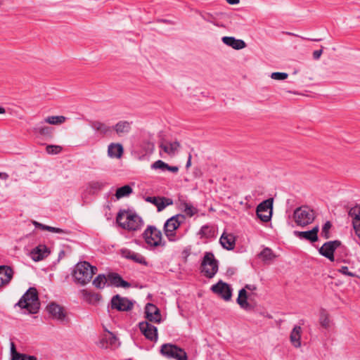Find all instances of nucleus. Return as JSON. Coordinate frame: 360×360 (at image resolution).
Returning a JSON list of instances; mask_svg holds the SVG:
<instances>
[{"label": "nucleus", "mask_w": 360, "mask_h": 360, "mask_svg": "<svg viewBox=\"0 0 360 360\" xmlns=\"http://www.w3.org/2000/svg\"><path fill=\"white\" fill-rule=\"evenodd\" d=\"M167 164L162 160H157L154 163L152 164L151 168L153 169H161L165 170L167 169Z\"/></svg>", "instance_id": "obj_44"}, {"label": "nucleus", "mask_w": 360, "mask_h": 360, "mask_svg": "<svg viewBox=\"0 0 360 360\" xmlns=\"http://www.w3.org/2000/svg\"><path fill=\"white\" fill-rule=\"evenodd\" d=\"M319 226H314L311 230L307 231H294L295 236L300 239H305L311 242H316L318 240L317 233L319 232Z\"/></svg>", "instance_id": "obj_20"}, {"label": "nucleus", "mask_w": 360, "mask_h": 360, "mask_svg": "<svg viewBox=\"0 0 360 360\" xmlns=\"http://www.w3.org/2000/svg\"><path fill=\"white\" fill-rule=\"evenodd\" d=\"M353 227H354V229L355 231L356 234L357 235V236L360 239V226H357L356 225H354Z\"/></svg>", "instance_id": "obj_54"}, {"label": "nucleus", "mask_w": 360, "mask_h": 360, "mask_svg": "<svg viewBox=\"0 0 360 360\" xmlns=\"http://www.w3.org/2000/svg\"><path fill=\"white\" fill-rule=\"evenodd\" d=\"M295 223L300 226H304L311 224L314 218V212L307 206H302L294 211Z\"/></svg>", "instance_id": "obj_8"}, {"label": "nucleus", "mask_w": 360, "mask_h": 360, "mask_svg": "<svg viewBox=\"0 0 360 360\" xmlns=\"http://www.w3.org/2000/svg\"><path fill=\"white\" fill-rule=\"evenodd\" d=\"M62 151V147L56 145H48L46 147V152L49 155H57Z\"/></svg>", "instance_id": "obj_43"}, {"label": "nucleus", "mask_w": 360, "mask_h": 360, "mask_svg": "<svg viewBox=\"0 0 360 360\" xmlns=\"http://www.w3.org/2000/svg\"><path fill=\"white\" fill-rule=\"evenodd\" d=\"M133 189L129 185H125L120 188H118L115 193V197L117 200L129 196L132 193Z\"/></svg>", "instance_id": "obj_35"}, {"label": "nucleus", "mask_w": 360, "mask_h": 360, "mask_svg": "<svg viewBox=\"0 0 360 360\" xmlns=\"http://www.w3.org/2000/svg\"><path fill=\"white\" fill-rule=\"evenodd\" d=\"M288 75L285 72H273L271 75V78L276 80H284L288 78Z\"/></svg>", "instance_id": "obj_45"}, {"label": "nucleus", "mask_w": 360, "mask_h": 360, "mask_svg": "<svg viewBox=\"0 0 360 360\" xmlns=\"http://www.w3.org/2000/svg\"><path fill=\"white\" fill-rule=\"evenodd\" d=\"M179 146V143L177 141L170 142L162 140L159 143L160 155L162 156V153L163 152L169 156H174L177 153Z\"/></svg>", "instance_id": "obj_15"}, {"label": "nucleus", "mask_w": 360, "mask_h": 360, "mask_svg": "<svg viewBox=\"0 0 360 360\" xmlns=\"http://www.w3.org/2000/svg\"><path fill=\"white\" fill-rule=\"evenodd\" d=\"M96 271V266H91L87 262H82L75 266L73 277L77 283L84 285L91 281Z\"/></svg>", "instance_id": "obj_4"}, {"label": "nucleus", "mask_w": 360, "mask_h": 360, "mask_svg": "<svg viewBox=\"0 0 360 360\" xmlns=\"http://www.w3.org/2000/svg\"><path fill=\"white\" fill-rule=\"evenodd\" d=\"M139 328L147 339L151 341H157L158 329L155 326L146 321L139 323Z\"/></svg>", "instance_id": "obj_14"}, {"label": "nucleus", "mask_w": 360, "mask_h": 360, "mask_svg": "<svg viewBox=\"0 0 360 360\" xmlns=\"http://www.w3.org/2000/svg\"><path fill=\"white\" fill-rule=\"evenodd\" d=\"M104 186L105 183L102 181H91L89 184V192L94 193L98 191H101Z\"/></svg>", "instance_id": "obj_40"}, {"label": "nucleus", "mask_w": 360, "mask_h": 360, "mask_svg": "<svg viewBox=\"0 0 360 360\" xmlns=\"http://www.w3.org/2000/svg\"><path fill=\"white\" fill-rule=\"evenodd\" d=\"M219 242L221 246L228 250H233L235 247V237L231 233H224L219 239Z\"/></svg>", "instance_id": "obj_26"}, {"label": "nucleus", "mask_w": 360, "mask_h": 360, "mask_svg": "<svg viewBox=\"0 0 360 360\" xmlns=\"http://www.w3.org/2000/svg\"><path fill=\"white\" fill-rule=\"evenodd\" d=\"M273 199H267L262 201L257 207L256 213L258 218L267 222L271 220L272 215Z\"/></svg>", "instance_id": "obj_9"}, {"label": "nucleus", "mask_w": 360, "mask_h": 360, "mask_svg": "<svg viewBox=\"0 0 360 360\" xmlns=\"http://www.w3.org/2000/svg\"><path fill=\"white\" fill-rule=\"evenodd\" d=\"M34 131L43 136H51L52 134V129L48 126L43 125L42 124H39L37 125L34 129Z\"/></svg>", "instance_id": "obj_38"}, {"label": "nucleus", "mask_w": 360, "mask_h": 360, "mask_svg": "<svg viewBox=\"0 0 360 360\" xmlns=\"http://www.w3.org/2000/svg\"><path fill=\"white\" fill-rule=\"evenodd\" d=\"M212 291L220 296L225 301H229L232 296V288L231 287L223 282L222 281H219L215 285H213L211 287Z\"/></svg>", "instance_id": "obj_11"}, {"label": "nucleus", "mask_w": 360, "mask_h": 360, "mask_svg": "<svg viewBox=\"0 0 360 360\" xmlns=\"http://www.w3.org/2000/svg\"><path fill=\"white\" fill-rule=\"evenodd\" d=\"M331 227V224L330 221H326L323 228H322V233L327 238L328 237V231L329 229H330Z\"/></svg>", "instance_id": "obj_48"}, {"label": "nucleus", "mask_w": 360, "mask_h": 360, "mask_svg": "<svg viewBox=\"0 0 360 360\" xmlns=\"http://www.w3.org/2000/svg\"><path fill=\"white\" fill-rule=\"evenodd\" d=\"M84 299L91 304H95L100 302L102 297L100 294L96 292H91L86 290H83Z\"/></svg>", "instance_id": "obj_32"}, {"label": "nucleus", "mask_w": 360, "mask_h": 360, "mask_svg": "<svg viewBox=\"0 0 360 360\" xmlns=\"http://www.w3.org/2000/svg\"><path fill=\"white\" fill-rule=\"evenodd\" d=\"M12 360H37L34 356H30L25 354H15V356Z\"/></svg>", "instance_id": "obj_46"}, {"label": "nucleus", "mask_w": 360, "mask_h": 360, "mask_svg": "<svg viewBox=\"0 0 360 360\" xmlns=\"http://www.w3.org/2000/svg\"><path fill=\"white\" fill-rule=\"evenodd\" d=\"M11 353L12 359L15 356V354H20V353L16 352L15 346L13 342H11Z\"/></svg>", "instance_id": "obj_49"}, {"label": "nucleus", "mask_w": 360, "mask_h": 360, "mask_svg": "<svg viewBox=\"0 0 360 360\" xmlns=\"http://www.w3.org/2000/svg\"><path fill=\"white\" fill-rule=\"evenodd\" d=\"M339 272L341 274L350 276V277H355L356 274L352 271H349V268L346 266H341V268L338 270Z\"/></svg>", "instance_id": "obj_47"}, {"label": "nucleus", "mask_w": 360, "mask_h": 360, "mask_svg": "<svg viewBox=\"0 0 360 360\" xmlns=\"http://www.w3.org/2000/svg\"><path fill=\"white\" fill-rule=\"evenodd\" d=\"M14 307L25 309V314H37L40 307V302L36 288H30Z\"/></svg>", "instance_id": "obj_2"}, {"label": "nucleus", "mask_w": 360, "mask_h": 360, "mask_svg": "<svg viewBox=\"0 0 360 360\" xmlns=\"http://www.w3.org/2000/svg\"><path fill=\"white\" fill-rule=\"evenodd\" d=\"M111 308L122 311H127L132 309L133 302L126 297L116 295L111 300Z\"/></svg>", "instance_id": "obj_12"}, {"label": "nucleus", "mask_w": 360, "mask_h": 360, "mask_svg": "<svg viewBox=\"0 0 360 360\" xmlns=\"http://www.w3.org/2000/svg\"><path fill=\"white\" fill-rule=\"evenodd\" d=\"M8 174L5 172H0V179L2 180H7L8 179Z\"/></svg>", "instance_id": "obj_53"}, {"label": "nucleus", "mask_w": 360, "mask_h": 360, "mask_svg": "<svg viewBox=\"0 0 360 360\" xmlns=\"http://www.w3.org/2000/svg\"><path fill=\"white\" fill-rule=\"evenodd\" d=\"M248 293L246 289L242 288L239 290L238 297L237 298V303L243 309H248L250 308V304L248 302Z\"/></svg>", "instance_id": "obj_31"}, {"label": "nucleus", "mask_w": 360, "mask_h": 360, "mask_svg": "<svg viewBox=\"0 0 360 360\" xmlns=\"http://www.w3.org/2000/svg\"><path fill=\"white\" fill-rule=\"evenodd\" d=\"M301 332L302 328L300 326H295L290 333V342L295 347H300L301 346Z\"/></svg>", "instance_id": "obj_29"}, {"label": "nucleus", "mask_w": 360, "mask_h": 360, "mask_svg": "<svg viewBox=\"0 0 360 360\" xmlns=\"http://www.w3.org/2000/svg\"><path fill=\"white\" fill-rule=\"evenodd\" d=\"M50 254L49 248L45 245H39L35 247L30 252L32 259L35 262H39L47 257Z\"/></svg>", "instance_id": "obj_19"}, {"label": "nucleus", "mask_w": 360, "mask_h": 360, "mask_svg": "<svg viewBox=\"0 0 360 360\" xmlns=\"http://www.w3.org/2000/svg\"><path fill=\"white\" fill-rule=\"evenodd\" d=\"M218 271V262L214 254L206 252L201 263V272L207 278H212Z\"/></svg>", "instance_id": "obj_5"}, {"label": "nucleus", "mask_w": 360, "mask_h": 360, "mask_svg": "<svg viewBox=\"0 0 360 360\" xmlns=\"http://www.w3.org/2000/svg\"><path fill=\"white\" fill-rule=\"evenodd\" d=\"M227 3L231 5L238 4L240 2V0H226Z\"/></svg>", "instance_id": "obj_55"}, {"label": "nucleus", "mask_w": 360, "mask_h": 360, "mask_svg": "<svg viewBox=\"0 0 360 360\" xmlns=\"http://www.w3.org/2000/svg\"><path fill=\"white\" fill-rule=\"evenodd\" d=\"M120 344L117 336L110 331L105 332L97 343L98 346L102 349H115L119 347Z\"/></svg>", "instance_id": "obj_10"}, {"label": "nucleus", "mask_w": 360, "mask_h": 360, "mask_svg": "<svg viewBox=\"0 0 360 360\" xmlns=\"http://www.w3.org/2000/svg\"><path fill=\"white\" fill-rule=\"evenodd\" d=\"M145 242L153 248L164 246L165 243L162 241V232L154 226H148L143 233Z\"/></svg>", "instance_id": "obj_6"}, {"label": "nucleus", "mask_w": 360, "mask_h": 360, "mask_svg": "<svg viewBox=\"0 0 360 360\" xmlns=\"http://www.w3.org/2000/svg\"><path fill=\"white\" fill-rule=\"evenodd\" d=\"M191 155H189L186 165V167L188 168L191 167Z\"/></svg>", "instance_id": "obj_56"}, {"label": "nucleus", "mask_w": 360, "mask_h": 360, "mask_svg": "<svg viewBox=\"0 0 360 360\" xmlns=\"http://www.w3.org/2000/svg\"><path fill=\"white\" fill-rule=\"evenodd\" d=\"M259 257L264 260V261H270L274 257V255L271 251V249L266 248H264L259 254Z\"/></svg>", "instance_id": "obj_42"}, {"label": "nucleus", "mask_w": 360, "mask_h": 360, "mask_svg": "<svg viewBox=\"0 0 360 360\" xmlns=\"http://www.w3.org/2000/svg\"><path fill=\"white\" fill-rule=\"evenodd\" d=\"M359 246H360V243H359Z\"/></svg>", "instance_id": "obj_60"}, {"label": "nucleus", "mask_w": 360, "mask_h": 360, "mask_svg": "<svg viewBox=\"0 0 360 360\" xmlns=\"http://www.w3.org/2000/svg\"><path fill=\"white\" fill-rule=\"evenodd\" d=\"M117 223L122 229L129 231H136L141 228L143 224L140 216L131 211L121 210L118 212Z\"/></svg>", "instance_id": "obj_3"}, {"label": "nucleus", "mask_w": 360, "mask_h": 360, "mask_svg": "<svg viewBox=\"0 0 360 360\" xmlns=\"http://www.w3.org/2000/svg\"><path fill=\"white\" fill-rule=\"evenodd\" d=\"M199 234L202 237L210 238L213 236L214 231L212 230V228L209 225H204L201 227L200 230L199 231Z\"/></svg>", "instance_id": "obj_41"}, {"label": "nucleus", "mask_w": 360, "mask_h": 360, "mask_svg": "<svg viewBox=\"0 0 360 360\" xmlns=\"http://www.w3.org/2000/svg\"><path fill=\"white\" fill-rule=\"evenodd\" d=\"M89 124L98 135L101 136H107L112 131L111 127L98 120H91Z\"/></svg>", "instance_id": "obj_17"}, {"label": "nucleus", "mask_w": 360, "mask_h": 360, "mask_svg": "<svg viewBox=\"0 0 360 360\" xmlns=\"http://www.w3.org/2000/svg\"><path fill=\"white\" fill-rule=\"evenodd\" d=\"M339 240H333L325 243L319 249V253L328 258L330 261H334V252L340 245Z\"/></svg>", "instance_id": "obj_13"}, {"label": "nucleus", "mask_w": 360, "mask_h": 360, "mask_svg": "<svg viewBox=\"0 0 360 360\" xmlns=\"http://www.w3.org/2000/svg\"><path fill=\"white\" fill-rule=\"evenodd\" d=\"M289 34L297 36L296 34H295L293 33H289Z\"/></svg>", "instance_id": "obj_58"}, {"label": "nucleus", "mask_w": 360, "mask_h": 360, "mask_svg": "<svg viewBox=\"0 0 360 360\" xmlns=\"http://www.w3.org/2000/svg\"><path fill=\"white\" fill-rule=\"evenodd\" d=\"M67 120V117L63 115L49 116L44 119V122L52 125H60Z\"/></svg>", "instance_id": "obj_36"}, {"label": "nucleus", "mask_w": 360, "mask_h": 360, "mask_svg": "<svg viewBox=\"0 0 360 360\" xmlns=\"http://www.w3.org/2000/svg\"><path fill=\"white\" fill-rule=\"evenodd\" d=\"M122 255L123 257L127 259H131L136 263L143 264L145 266L148 265V262L145 257L138 252H135L128 249H123L122 250Z\"/></svg>", "instance_id": "obj_21"}, {"label": "nucleus", "mask_w": 360, "mask_h": 360, "mask_svg": "<svg viewBox=\"0 0 360 360\" xmlns=\"http://www.w3.org/2000/svg\"><path fill=\"white\" fill-rule=\"evenodd\" d=\"M167 170L172 172L173 173H176L179 171V167L176 166H169L167 164Z\"/></svg>", "instance_id": "obj_51"}, {"label": "nucleus", "mask_w": 360, "mask_h": 360, "mask_svg": "<svg viewBox=\"0 0 360 360\" xmlns=\"http://www.w3.org/2000/svg\"><path fill=\"white\" fill-rule=\"evenodd\" d=\"M32 224L35 226V228L40 229L43 231H50L52 233L65 234V235H68L70 233V231L68 230L47 226V225L41 224L37 221H33Z\"/></svg>", "instance_id": "obj_28"}, {"label": "nucleus", "mask_w": 360, "mask_h": 360, "mask_svg": "<svg viewBox=\"0 0 360 360\" xmlns=\"http://www.w3.org/2000/svg\"><path fill=\"white\" fill-rule=\"evenodd\" d=\"M314 41H320V39H314Z\"/></svg>", "instance_id": "obj_59"}, {"label": "nucleus", "mask_w": 360, "mask_h": 360, "mask_svg": "<svg viewBox=\"0 0 360 360\" xmlns=\"http://www.w3.org/2000/svg\"><path fill=\"white\" fill-rule=\"evenodd\" d=\"M221 41L224 44L236 50H240L246 46V44L243 40L236 39L233 37H223Z\"/></svg>", "instance_id": "obj_25"}, {"label": "nucleus", "mask_w": 360, "mask_h": 360, "mask_svg": "<svg viewBox=\"0 0 360 360\" xmlns=\"http://www.w3.org/2000/svg\"><path fill=\"white\" fill-rule=\"evenodd\" d=\"M186 221V217L184 214H177L169 218L164 224V233L169 242H177L180 240L187 232L186 229L184 232L179 230V227Z\"/></svg>", "instance_id": "obj_1"}, {"label": "nucleus", "mask_w": 360, "mask_h": 360, "mask_svg": "<svg viewBox=\"0 0 360 360\" xmlns=\"http://www.w3.org/2000/svg\"><path fill=\"white\" fill-rule=\"evenodd\" d=\"M5 109L3 107H0V114L5 113Z\"/></svg>", "instance_id": "obj_57"}, {"label": "nucleus", "mask_w": 360, "mask_h": 360, "mask_svg": "<svg viewBox=\"0 0 360 360\" xmlns=\"http://www.w3.org/2000/svg\"><path fill=\"white\" fill-rule=\"evenodd\" d=\"M145 200L155 205L158 212H161L166 207L173 205V200L165 197L147 196L145 198Z\"/></svg>", "instance_id": "obj_16"}, {"label": "nucleus", "mask_w": 360, "mask_h": 360, "mask_svg": "<svg viewBox=\"0 0 360 360\" xmlns=\"http://www.w3.org/2000/svg\"><path fill=\"white\" fill-rule=\"evenodd\" d=\"M180 208L185 213V217L188 216L189 217H192L198 212V210L195 207L184 200L181 201Z\"/></svg>", "instance_id": "obj_30"}, {"label": "nucleus", "mask_w": 360, "mask_h": 360, "mask_svg": "<svg viewBox=\"0 0 360 360\" xmlns=\"http://www.w3.org/2000/svg\"><path fill=\"white\" fill-rule=\"evenodd\" d=\"M160 353L167 359L188 360L186 352L175 345L166 343L161 346Z\"/></svg>", "instance_id": "obj_7"}, {"label": "nucleus", "mask_w": 360, "mask_h": 360, "mask_svg": "<svg viewBox=\"0 0 360 360\" xmlns=\"http://www.w3.org/2000/svg\"><path fill=\"white\" fill-rule=\"evenodd\" d=\"M108 281L109 282V285H113L115 287H122L124 288H127L131 286L130 283L126 281H124L122 278L116 273H111L108 275Z\"/></svg>", "instance_id": "obj_24"}, {"label": "nucleus", "mask_w": 360, "mask_h": 360, "mask_svg": "<svg viewBox=\"0 0 360 360\" xmlns=\"http://www.w3.org/2000/svg\"><path fill=\"white\" fill-rule=\"evenodd\" d=\"M114 129L118 134L129 133L131 129V123L127 121H120L114 126Z\"/></svg>", "instance_id": "obj_33"}, {"label": "nucleus", "mask_w": 360, "mask_h": 360, "mask_svg": "<svg viewBox=\"0 0 360 360\" xmlns=\"http://www.w3.org/2000/svg\"><path fill=\"white\" fill-rule=\"evenodd\" d=\"M13 276V269L8 266H0V288L8 285Z\"/></svg>", "instance_id": "obj_22"}, {"label": "nucleus", "mask_w": 360, "mask_h": 360, "mask_svg": "<svg viewBox=\"0 0 360 360\" xmlns=\"http://www.w3.org/2000/svg\"><path fill=\"white\" fill-rule=\"evenodd\" d=\"M319 323L321 326L324 328H328L330 326L328 314L325 309H321L320 311Z\"/></svg>", "instance_id": "obj_39"}, {"label": "nucleus", "mask_w": 360, "mask_h": 360, "mask_svg": "<svg viewBox=\"0 0 360 360\" xmlns=\"http://www.w3.org/2000/svg\"><path fill=\"white\" fill-rule=\"evenodd\" d=\"M349 216L352 218L353 226H360V206L352 207L349 211Z\"/></svg>", "instance_id": "obj_34"}, {"label": "nucleus", "mask_w": 360, "mask_h": 360, "mask_svg": "<svg viewBox=\"0 0 360 360\" xmlns=\"http://www.w3.org/2000/svg\"><path fill=\"white\" fill-rule=\"evenodd\" d=\"M323 51L322 50H316L313 52V58L315 60H318L320 58Z\"/></svg>", "instance_id": "obj_50"}, {"label": "nucleus", "mask_w": 360, "mask_h": 360, "mask_svg": "<svg viewBox=\"0 0 360 360\" xmlns=\"http://www.w3.org/2000/svg\"><path fill=\"white\" fill-rule=\"evenodd\" d=\"M47 311L53 319L63 321L65 314L63 308L56 303H51L47 306Z\"/></svg>", "instance_id": "obj_23"}, {"label": "nucleus", "mask_w": 360, "mask_h": 360, "mask_svg": "<svg viewBox=\"0 0 360 360\" xmlns=\"http://www.w3.org/2000/svg\"><path fill=\"white\" fill-rule=\"evenodd\" d=\"M108 281V276L106 277L105 274H99L94 279L93 285L98 289H103Z\"/></svg>", "instance_id": "obj_37"}, {"label": "nucleus", "mask_w": 360, "mask_h": 360, "mask_svg": "<svg viewBox=\"0 0 360 360\" xmlns=\"http://www.w3.org/2000/svg\"><path fill=\"white\" fill-rule=\"evenodd\" d=\"M123 153V147L120 143H110L108 147V155L112 158H120Z\"/></svg>", "instance_id": "obj_27"}, {"label": "nucleus", "mask_w": 360, "mask_h": 360, "mask_svg": "<svg viewBox=\"0 0 360 360\" xmlns=\"http://www.w3.org/2000/svg\"><path fill=\"white\" fill-rule=\"evenodd\" d=\"M245 288L246 289V290H250V291H254V290H257L256 285H252V284H246L245 285Z\"/></svg>", "instance_id": "obj_52"}, {"label": "nucleus", "mask_w": 360, "mask_h": 360, "mask_svg": "<svg viewBox=\"0 0 360 360\" xmlns=\"http://www.w3.org/2000/svg\"><path fill=\"white\" fill-rule=\"evenodd\" d=\"M146 319L151 322L160 323L161 314L159 309L153 304L148 303L145 308Z\"/></svg>", "instance_id": "obj_18"}]
</instances>
